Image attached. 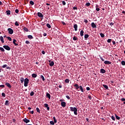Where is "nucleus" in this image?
Instances as JSON below:
<instances>
[{
    "instance_id": "f257e3e1",
    "label": "nucleus",
    "mask_w": 125,
    "mask_h": 125,
    "mask_svg": "<svg viewBox=\"0 0 125 125\" xmlns=\"http://www.w3.org/2000/svg\"><path fill=\"white\" fill-rule=\"evenodd\" d=\"M70 109L71 111H73L74 114L76 115V116H77V115H78V113H77L78 109L77 108L71 107H70Z\"/></svg>"
},
{
    "instance_id": "f03ea898",
    "label": "nucleus",
    "mask_w": 125,
    "mask_h": 125,
    "mask_svg": "<svg viewBox=\"0 0 125 125\" xmlns=\"http://www.w3.org/2000/svg\"><path fill=\"white\" fill-rule=\"evenodd\" d=\"M29 79H28V78H25L24 79V85L25 87L28 86V84H29Z\"/></svg>"
},
{
    "instance_id": "7ed1b4c3",
    "label": "nucleus",
    "mask_w": 125,
    "mask_h": 125,
    "mask_svg": "<svg viewBox=\"0 0 125 125\" xmlns=\"http://www.w3.org/2000/svg\"><path fill=\"white\" fill-rule=\"evenodd\" d=\"M7 31H8V33L10 34H13L14 33L13 29L10 28H8Z\"/></svg>"
},
{
    "instance_id": "20e7f679",
    "label": "nucleus",
    "mask_w": 125,
    "mask_h": 125,
    "mask_svg": "<svg viewBox=\"0 0 125 125\" xmlns=\"http://www.w3.org/2000/svg\"><path fill=\"white\" fill-rule=\"evenodd\" d=\"M3 47L7 51H10L11 50V48L10 47H9V46L8 45H4L3 46Z\"/></svg>"
},
{
    "instance_id": "39448f33",
    "label": "nucleus",
    "mask_w": 125,
    "mask_h": 125,
    "mask_svg": "<svg viewBox=\"0 0 125 125\" xmlns=\"http://www.w3.org/2000/svg\"><path fill=\"white\" fill-rule=\"evenodd\" d=\"M104 63H105L106 65H110L112 63V62L108 61H104Z\"/></svg>"
},
{
    "instance_id": "423d86ee",
    "label": "nucleus",
    "mask_w": 125,
    "mask_h": 125,
    "mask_svg": "<svg viewBox=\"0 0 125 125\" xmlns=\"http://www.w3.org/2000/svg\"><path fill=\"white\" fill-rule=\"evenodd\" d=\"M23 121L24 123H26V124H27V123H28L30 122V120H28V119H27V118H24V119H23Z\"/></svg>"
},
{
    "instance_id": "0eeeda50",
    "label": "nucleus",
    "mask_w": 125,
    "mask_h": 125,
    "mask_svg": "<svg viewBox=\"0 0 125 125\" xmlns=\"http://www.w3.org/2000/svg\"><path fill=\"white\" fill-rule=\"evenodd\" d=\"M78 25L77 24V23H74V28L75 29V31H77L78 30Z\"/></svg>"
},
{
    "instance_id": "6e6552de",
    "label": "nucleus",
    "mask_w": 125,
    "mask_h": 125,
    "mask_svg": "<svg viewBox=\"0 0 125 125\" xmlns=\"http://www.w3.org/2000/svg\"><path fill=\"white\" fill-rule=\"evenodd\" d=\"M37 15H38V16L39 17V18H43V15L41 13H40V12L38 13Z\"/></svg>"
},
{
    "instance_id": "1a4fd4ad",
    "label": "nucleus",
    "mask_w": 125,
    "mask_h": 125,
    "mask_svg": "<svg viewBox=\"0 0 125 125\" xmlns=\"http://www.w3.org/2000/svg\"><path fill=\"white\" fill-rule=\"evenodd\" d=\"M91 26H92V27L93 28H97V25H96V24H95L94 22H92V23H91Z\"/></svg>"
},
{
    "instance_id": "9d476101",
    "label": "nucleus",
    "mask_w": 125,
    "mask_h": 125,
    "mask_svg": "<svg viewBox=\"0 0 125 125\" xmlns=\"http://www.w3.org/2000/svg\"><path fill=\"white\" fill-rule=\"evenodd\" d=\"M100 72L102 73V74H105V73H106V70L104 69V68H101Z\"/></svg>"
},
{
    "instance_id": "9b49d317",
    "label": "nucleus",
    "mask_w": 125,
    "mask_h": 125,
    "mask_svg": "<svg viewBox=\"0 0 125 125\" xmlns=\"http://www.w3.org/2000/svg\"><path fill=\"white\" fill-rule=\"evenodd\" d=\"M5 85H6V86H7L8 87L11 88L12 87V86L10 84H9V83H6Z\"/></svg>"
},
{
    "instance_id": "f8f14e48",
    "label": "nucleus",
    "mask_w": 125,
    "mask_h": 125,
    "mask_svg": "<svg viewBox=\"0 0 125 125\" xmlns=\"http://www.w3.org/2000/svg\"><path fill=\"white\" fill-rule=\"evenodd\" d=\"M61 105H62V106L63 107H66V103L65 102H62L61 103Z\"/></svg>"
},
{
    "instance_id": "ddd939ff",
    "label": "nucleus",
    "mask_w": 125,
    "mask_h": 125,
    "mask_svg": "<svg viewBox=\"0 0 125 125\" xmlns=\"http://www.w3.org/2000/svg\"><path fill=\"white\" fill-rule=\"evenodd\" d=\"M16 42H17V41L16 40H13V43H14V44L15 46H18L19 45V44L18 43H16Z\"/></svg>"
},
{
    "instance_id": "4468645a",
    "label": "nucleus",
    "mask_w": 125,
    "mask_h": 125,
    "mask_svg": "<svg viewBox=\"0 0 125 125\" xmlns=\"http://www.w3.org/2000/svg\"><path fill=\"white\" fill-rule=\"evenodd\" d=\"M46 96L47 98L51 99V95L48 92L46 93Z\"/></svg>"
},
{
    "instance_id": "2eb2a0df",
    "label": "nucleus",
    "mask_w": 125,
    "mask_h": 125,
    "mask_svg": "<svg viewBox=\"0 0 125 125\" xmlns=\"http://www.w3.org/2000/svg\"><path fill=\"white\" fill-rule=\"evenodd\" d=\"M0 40L2 43H4V38L2 36L0 37Z\"/></svg>"
},
{
    "instance_id": "dca6fc26",
    "label": "nucleus",
    "mask_w": 125,
    "mask_h": 125,
    "mask_svg": "<svg viewBox=\"0 0 125 125\" xmlns=\"http://www.w3.org/2000/svg\"><path fill=\"white\" fill-rule=\"evenodd\" d=\"M79 88H80V90H81L82 92H84L85 90H84L83 88L82 87V85H80Z\"/></svg>"
},
{
    "instance_id": "f3484780",
    "label": "nucleus",
    "mask_w": 125,
    "mask_h": 125,
    "mask_svg": "<svg viewBox=\"0 0 125 125\" xmlns=\"http://www.w3.org/2000/svg\"><path fill=\"white\" fill-rule=\"evenodd\" d=\"M24 81V80L23 77H21V79H20L21 83H23Z\"/></svg>"
},
{
    "instance_id": "a211bd4d",
    "label": "nucleus",
    "mask_w": 125,
    "mask_h": 125,
    "mask_svg": "<svg viewBox=\"0 0 125 125\" xmlns=\"http://www.w3.org/2000/svg\"><path fill=\"white\" fill-rule=\"evenodd\" d=\"M74 86L76 87V89H79L80 88V86L78 84H75Z\"/></svg>"
},
{
    "instance_id": "6ab92c4d",
    "label": "nucleus",
    "mask_w": 125,
    "mask_h": 125,
    "mask_svg": "<svg viewBox=\"0 0 125 125\" xmlns=\"http://www.w3.org/2000/svg\"><path fill=\"white\" fill-rule=\"evenodd\" d=\"M103 86L104 87V88H105V89H106V90L108 89V85L105 84H103Z\"/></svg>"
},
{
    "instance_id": "aec40b11",
    "label": "nucleus",
    "mask_w": 125,
    "mask_h": 125,
    "mask_svg": "<svg viewBox=\"0 0 125 125\" xmlns=\"http://www.w3.org/2000/svg\"><path fill=\"white\" fill-rule=\"evenodd\" d=\"M54 65V62L53 61H52L49 63V66H53Z\"/></svg>"
},
{
    "instance_id": "412c9836",
    "label": "nucleus",
    "mask_w": 125,
    "mask_h": 125,
    "mask_svg": "<svg viewBox=\"0 0 125 125\" xmlns=\"http://www.w3.org/2000/svg\"><path fill=\"white\" fill-rule=\"evenodd\" d=\"M32 78H35L37 77V74L33 73L32 74Z\"/></svg>"
},
{
    "instance_id": "4be33fe9",
    "label": "nucleus",
    "mask_w": 125,
    "mask_h": 125,
    "mask_svg": "<svg viewBox=\"0 0 125 125\" xmlns=\"http://www.w3.org/2000/svg\"><path fill=\"white\" fill-rule=\"evenodd\" d=\"M84 39L85 40H87V39H88V38L89 37V35L88 34H85L84 36Z\"/></svg>"
},
{
    "instance_id": "5701e85b",
    "label": "nucleus",
    "mask_w": 125,
    "mask_h": 125,
    "mask_svg": "<svg viewBox=\"0 0 125 125\" xmlns=\"http://www.w3.org/2000/svg\"><path fill=\"white\" fill-rule=\"evenodd\" d=\"M8 100L5 101V105H9V104H10Z\"/></svg>"
},
{
    "instance_id": "b1692460",
    "label": "nucleus",
    "mask_w": 125,
    "mask_h": 125,
    "mask_svg": "<svg viewBox=\"0 0 125 125\" xmlns=\"http://www.w3.org/2000/svg\"><path fill=\"white\" fill-rule=\"evenodd\" d=\"M27 37L29 39H33L34 37L32 35H28Z\"/></svg>"
},
{
    "instance_id": "393cba45",
    "label": "nucleus",
    "mask_w": 125,
    "mask_h": 125,
    "mask_svg": "<svg viewBox=\"0 0 125 125\" xmlns=\"http://www.w3.org/2000/svg\"><path fill=\"white\" fill-rule=\"evenodd\" d=\"M115 117L117 120H120L121 119V117H119L117 114H115Z\"/></svg>"
},
{
    "instance_id": "a878e982",
    "label": "nucleus",
    "mask_w": 125,
    "mask_h": 125,
    "mask_svg": "<svg viewBox=\"0 0 125 125\" xmlns=\"http://www.w3.org/2000/svg\"><path fill=\"white\" fill-rule=\"evenodd\" d=\"M6 12L7 15H11V11L10 10H7Z\"/></svg>"
},
{
    "instance_id": "bb28decb",
    "label": "nucleus",
    "mask_w": 125,
    "mask_h": 125,
    "mask_svg": "<svg viewBox=\"0 0 125 125\" xmlns=\"http://www.w3.org/2000/svg\"><path fill=\"white\" fill-rule=\"evenodd\" d=\"M83 33H84V32H83V30L81 31L80 35H81V37L83 36Z\"/></svg>"
},
{
    "instance_id": "cd10ccee",
    "label": "nucleus",
    "mask_w": 125,
    "mask_h": 125,
    "mask_svg": "<svg viewBox=\"0 0 125 125\" xmlns=\"http://www.w3.org/2000/svg\"><path fill=\"white\" fill-rule=\"evenodd\" d=\"M40 78H41V79H42V80L43 81H45V78H44V77H43V75H41V76H40Z\"/></svg>"
},
{
    "instance_id": "c85d7f7f",
    "label": "nucleus",
    "mask_w": 125,
    "mask_h": 125,
    "mask_svg": "<svg viewBox=\"0 0 125 125\" xmlns=\"http://www.w3.org/2000/svg\"><path fill=\"white\" fill-rule=\"evenodd\" d=\"M91 5V4L90 2H87L85 3V6L87 7L90 6Z\"/></svg>"
},
{
    "instance_id": "c756f323",
    "label": "nucleus",
    "mask_w": 125,
    "mask_h": 125,
    "mask_svg": "<svg viewBox=\"0 0 125 125\" xmlns=\"http://www.w3.org/2000/svg\"><path fill=\"white\" fill-rule=\"evenodd\" d=\"M70 80L68 79H66L65 80V83H69Z\"/></svg>"
},
{
    "instance_id": "7c9ffc66",
    "label": "nucleus",
    "mask_w": 125,
    "mask_h": 125,
    "mask_svg": "<svg viewBox=\"0 0 125 125\" xmlns=\"http://www.w3.org/2000/svg\"><path fill=\"white\" fill-rule=\"evenodd\" d=\"M78 39H79V38L77 37H76V36H74L73 38V40H74V41H76Z\"/></svg>"
},
{
    "instance_id": "2f4dec72",
    "label": "nucleus",
    "mask_w": 125,
    "mask_h": 125,
    "mask_svg": "<svg viewBox=\"0 0 125 125\" xmlns=\"http://www.w3.org/2000/svg\"><path fill=\"white\" fill-rule=\"evenodd\" d=\"M36 110H37V111L38 113H41L40 109L38 107H37V108H36Z\"/></svg>"
},
{
    "instance_id": "473e14b6",
    "label": "nucleus",
    "mask_w": 125,
    "mask_h": 125,
    "mask_svg": "<svg viewBox=\"0 0 125 125\" xmlns=\"http://www.w3.org/2000/svg\"><path fill=\"white\" fill-rule=\"evenodd\" d=\"M121 65L125 66V61H123L121 62Z\"/></svg>"
},
{
    "instance_id": "72a5a7b5",
    "label": "nucleus",
    "mask_w": 125,
    "mask_h": 125,
    "mask_svg": "<svg viewBox=\"0 0 125 125\" xmlns=\"http://www.w3.org/2000/svg\"><path fill=\"white\" fill-rule=\"evenodd\" d=\"M46 26H47V27H48V28H51V26L49 24V23H47Z\"/></svg>"
},
{
    "instance_id": "f704fd0d",
    "label": "nucleus",
    "mask_w": 125,
    "mask_h": 125,
    "mask_svg": "<svg viewBox=\"0 0 125 125\" xmlns=\"http://www.w3.org/2000/svg\"><path fill=\"white\" fill-rule=\"evenodd\" d=\"M29 3H30L31 5H34V1H32V0L30 1Z\"/></svg>"
},
{
    "instance_id": "c9c22d12",
    "label": "nucleus",
    "mask_w": 125,
    "mask_h": 125,
    "mask_svg": "<svg viewBox=\"0 0 125 125\" xmlns=\"http://www.w3.org/2000/svg\"><path fill=\"white\" fill-rule=\"evenodd\" d=\"M53 119H54V123H56L57 122V120H56V117H53Z\"/></svg>"
},
{
    "instance_id": "e433bc0d",
    "label": "nucleus",
    "mask_w": 125,
    "mask_h": 125,
    "mask_svg": "<svg viewBox=\"0 0 125 125\" xmlns=\"http://www.w3.org/2000/svg\"><path fill=\"white\" fill-rule=\"evenodd\" d=\"M15 25H16L17 26H19V23L18 21H16L15 22Z\"/></svg>"
},
{
    "instance_id": "4c0bfd02",
    "label": "nucleus",
    "mask_w": 125,
    "mask_h": 125,
    "mask_svg": "<svg viewBox=\"0 0 125 125\" xmlns=\"http://www.w3.org/2000/svg\"><path fill=\"white\" fill-rule=\"evenodd\" d=\"M0 50L2 52L5 51V50L4 49V48H2V47H0Z\"/></svg>"
},
{
    "instance_id": "58836bf2",
    "label": "nucleus",
    "mask_w": 125,
    "mask_h": 125,
    "mask_svg": "<svg viewBox=\"0 0 125 125\" xmlns=\"http://www.w3.org/2000/svg\"><path fill=\"white\" fill-rule=\"evenodd\" d=\"M6 38H7V39L8 40H9V41H10V42L11 41L12 38H11L10 37H7Z\"/></svg>"
},
{
    "instance_id": "ea45409f",
    "label": "nucleus",
    "mask_w": 125,
    "mask_h": 125,
    "mask_svg": "<svg viewBox=\"0 0 125 125\" xmlns=\"http://www.w3.org/2000/svg\"><path fill=\"white\" fill-rule=\"evenodd\" d=\"M7 66H8V65H7V64H4V65H3V66H2V68H6V67H7Z\"/></svg>"
},
{
    "instance_id": "a19ab883",
    "label": "nucleus",
    "mask_w": 125,
    "mask_h": 125,
    "mask_svg": "<svg viewBox=\"0 0 125 125\" xmlns=\"http://www.w3.org/2000/svg\"><path fill=\"white\" fill-rule=\"evenodd\" d=\"M100 35L101 36V37H102V38H104L105 37V35L103 33H100Z\"/></svg>"
},
{
    "instance_id": "79ce46f5",
    "label": "nucleus",
    "mask_w": 125,
    "mask_h": 125,
    "mask_svg": "<svg viewBox=\"0 0 125 125\" xmlns=\"http://www.w3.org/2000/svg\"><path fill=\"white\" fill-rule=\"evenodd\" d=\"M34 91H31L30 93V96H34Z\"/></svg>"
},
{
    "instance_id": "37998d69",
    "label": "nucleus",
    "mask_w": 125,
    "mask_h": 125,
    "mask_svg": "<svg viewBox=\"0 0 125 125\" xmlns=\"http://www.w3.org/2000/svg\"><path fill=\"white\" fill-rule=\"evenodd\" d=\"M50 125H55L54 122H53V121H50Z\"/></svg>"
},
{
    "instance_id": "c03bdc74",
    "label": "nucleus",
    "mask_w": 125,
    "mask_h": 125,
    "mask_svg": "<svg viewBox=\"0 0 125 125\" xmlns=\"http://www.w3.org/2000/svg\"><path fill=\"white\" fill-rule=\"evenodd\" d=\"M23 29H24V31H26V32H28V29L27 28L24 27Z\"/></svg>"
},
{
    "instance_id": "a18cd8bd",
    "label": "nucleus",
    "mask_w": 125,
    "mask_h": 125,
    "mask_svg": "<svg viewBox=\"0 0 125 125\" xmlns=\"http://www.w3.org/2000/svg\"><path fill=\"white\" fill-rule=\"evenodd\" d=\"M111 119L113 121H115L116 120V118L114 116H111Z\"/></svg>"
},
{
    "instance_id": "49530a36",
    "label": "nucleus",
    "mask_w": 125,
    "mask_h": 125,
    "mask_svg": "<svg viewBox=\"0 0 125 125\" xmlns=\"http://www.w3.org/2000/svg\"><path fill=\"white\" fill-rule=\"evenodd\" d=\"M62 2L63 5H64V6L66 5V2L65 1H62Z\"/></svg>"
},
{
    "instance_id": "de8ad7c7",
    "label": "nucleus",
    "mask_w": 125,
    "mask_h": 125,
    "mask_svg": "<svg viewBox=\"0 0 125 125\" xmlns=\"http://www.w3.org/2000/svg\"><path fill=\"white\" fill-rule=\"evenodd\" d=\"M112 42V40L111 39H108L107 41V42L108 43H110Z\"/></svg>"
},
{
    "instance_id": "09e8293b",
    "label": "nucleus",
    "mask_w": 125,
    "mask_h": 125,
    "mask_svg": "<svg viewBox=\"0 0 125 125\" xmlns=\"http://www.w3.org/2000/svg\"><path fill=\"white\" fill-rule=\"evenodd\" d=\"M1 95H2V96L3 97V98H5V94L4 93H2Z\"/></svg>"
},
{
    "instance_id": "8fccbe9b",
    "label": "nucleus",
    "mask_w": 125,
    "mask_h": 125,
    "mask_svg": "<svg viewBox=\"0 0 125 125\" xmlns=\"http://www.w3.org/2000/svg\"><path fill=\"white\" fill-rule=\"evenodd\" d=\"M28 3V0H24L25 4H27Z\"/></svg>"
},
{
    "instance_id": "3c124183",
    "label": "nucleus",
    "mask_w": 125,
    "mask_h": 125,
    "mask_svg": "<svg viewBox=\"0 0 125 125\" xmlns=\"http://www.w3.org/2000/svg\"><path fill=\"white\" fill-rule=\"evenodd\" d=\"M100 8H96V11L97 12H99V11H100Z\"/></svg>"
},
{
    "instance_id": "603ef678",
    "label": "nucleus",
    "mask_w": 125,
    "mask_h": 125,
    "mask_svg": "<svg viewBox=\"0 0 125 125\" xmlns=\"http://www.w3.org/2000/svg\"><path fill=\"white\" fill-rule=\"evenodd\" d=\"M48 106V104H44V106L45 107H47V106Z\"/></svg>"
},
{
    "instance_id": "864d4df0",
    "label": "nucleus",
    "mask_w": 125,
    "mask_h": 125,
    "mask_svg": "<svg viewBox=\"0 0 125 125\" xmlns=\"http://www.w3.org/2000/svg\"><path fill=\"white\" fill-rule=\"evenodd\" d=\"M15 13H19V10H18V9H16L15 10Z\"/></svg>"
},
{
    "instance_id": "5fc2aeb1",
    "label": "nucleus",
    "mask_w": 125,
    "mask_h": 125,
    "mask_svg": "<svg viewBox=\"0 0 125 125\" xmlns=\"http://www.w3.org/2000/svg\"><path fill=\"white\" fill-rule=\"evenodd\" d=\"M100 59L102 61H104V59L102 56H100Z\"/></svg>"
},
{
    "instance_id": "6e6d98bb",
    "label": "nucleus",
    "mask_w": 125,
    "mask_h": 125,
    "mask_svg": "<svg viewBox=\"0 0 125 125\" xmlns=\"http://www.w3.org/2000/svg\"><path fill=\"white\" fill-rule=\"evenodd\" d=\"M121 101L122 102H125V99L124 98H123L122 99H121Z\"/></svg>"
},
{
    "instance_id": "4d7b16f0",
    "label": "nucleus",
    "mask_w": 125,
    "mask_h": 125,
    "mask_svg": "<svg viewBox=\"0 0 125 125\" xmlns=\"http://www.w3.org/2000/svg\"><path fill=\"white\" fill-rule=\"evenodd\" d=\"M25 43H26L27 44H29V43H30V42H29V41H25Z\"/></svg>"
},
{
    "instance_id": "13d9d810",
    "label": "nucleus",
    "mask_w": 125,
    "mask_h": 125,
    "mask_svg": "<svg viewBox=\"0 0 125 125\" xmlns=\"http://www.w3.org/2000/svg\"><path fill=\"white\" fill-rule=\"evenodd\" d=\"M5 87L4 84L0 85V87L4 88Z\"/></svg>"
},
{
    "instance_id": "bf43d9fd",
    "label": "nucleus",
    "mask_w": 125,
    "mask_h": 125,
    "mask_svg": "<svg viewBox=\"0 0 125 125\" xmlns=\"http://www.w3.org/2000/svg\"><path fill=\"white\" fill-rule=\"evenodd\" d=\"M88 98H89V100H92V98H91V96H90V95H89V96H88Z\"/></svg>"
},
{
    "instance_id": "052dcab7",
    "label": "nucleus",
    "mask_w": 125,
    "mask_h": 125,
    "mask_svg": "<svg viewBox=\"0 0 125 125\" xmlns=\"http://www.w3.org/2000/svg\"><path fill=\"white\" fill-rule=\"evenodd\" d=\"M84 22H85L86 23H87V22H88L87 20H84Z\"/></svg>"
},
{
    "instance_id": "680f3d73",
    "label": "nucleus",
    "mask_w": 125,
    "mask_h": 125,
    "mask_svg": "<svg viewBox=\"0 0 125 125\" xmlns=\"http://www.w3.org/2000/svg\"><path fill=\"white\" fill-rule=\"evenodd\" d=\"M6 69H11V68L10 67H9V66H7V67H6Z\"/></svg>"
},
{
    "instance_id": "e2e57ef3",
    "label": "nucleus",
    "mask_w": 125,
    "mask_h": 125,
    "mask_svg": "<svg viewBox=\"0 0 125 125\" xmlns=\"http://www.w3.org/2000/svg\"><path fill=\"white\" fill-rule=\"evenodd\" d=\"M47 111H49V110H50V107H49V106H48V105L47 106Z\"/></svg>"
},
{
    "instance_id": "0e129e2a",
    "label": "nucleus",
    "mask_w": 125,
    "mask_h": 125,
    "mask_svg": "<svg viewBox=\"0 0 125 125\" xmlns=\"http://www.w3.org/2000/svg\"><path fill=\"white\" fill-rule=\"evenodd\" d=\"M114 25V23H113V22L110 23V25L111 26H112V25Z\"/></svg>"
},
{
    "instance_id": "69168bd1",
    "label": "nucleus",
    "mask_w": 125,
    "mask_h": 125,
    "mask_svg": "<svg viewBox=\"0 0 125 125\" xmlns=\"http://www.w3.org/2000/svg\"><path fill=\"white\" fill-rule=\"evenodd\" d=\"M66 98L67 99H70V97L69 96H66Z\"/></svg>"
},
{
    "instance_id": "338daca9",
    "label": "nucleus",
    "mask_w": 125,
    "mask_h": 125,
    "mask_svg": "<svg viewBox=\"0 0 125 125\" xmlns=\"http://www.w3.org/2000/svg\"><path fill=\"white\" fill-rule=\"evenodd\" d=\"M86 90H90V87H86Z\"/></svg>"
},
{
    "instance_id": "774afa93",
    "label": "nucleus",
    "mask_w": 125,
    "mask_h": 125,
    "mask_svg": "<svg viewBox=\"0 0 125 125\" xmlns=\"http://www.w3.org/2000/svg\"><path fill=\"white\" fill-rule=\"evenodd\" d=\"M77 9H78V8L76 7H73V9H74V10H77Z\"/></svg>"
}]
</instances>
